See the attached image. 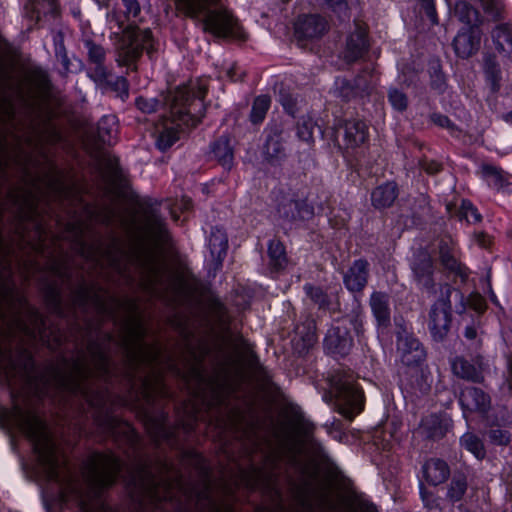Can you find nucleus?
I'll list each match as a JSON object with an SVG mask.
<instances>
[{
    "mask_svg": "<svg viewBox=\"0 0 512 512\" xmlns=\"http://www.w3.org/2000/svg\"><path fill=\"white\" fill-rule=\"evenodd\" d=\"M88 51L90 58L96 62L99 63L104 59V49L98 45H95L93 43H88Z\"/></svg>",
    "mask_w": 512,
    "mask_h": 512,
    "instance_id": "nucleus-40",
    "label": "nucleus"
},
{
    "mask_svg": "<svg viewBox=\"0 0 512 512\" xmlns=\"http://www.w3.org/2000/svg\"><path fill=\"white\" fill-rule=\"evenodd\" d=\"M368 512H377L375 506L371 505L367 507Z\"/></svg>",
    "mask_w": 512,
    "mask_h": 512,
    "instance_id": "nucleus-55",
    "label": "nucleus"
},
{
    "mask_svg": "<svg viewBox=\"0 0 512 512\" xmlns=\"http://www.w3.org/2000/svg\"><path fill=\"white\" fill-rule=\"evenodd\" d=\"M461 375H462L463 377H469V375H468L466 372H462V373H461Z\"/></svg>",
    "mask_w": 512,
    "mask_h": 512,
    "instance_id": "nucleus-57",
    "label": "nucleus"
},
{
    "mask_svg": "<svg viewBox=\"0 0 512 512\" xmlns=\"http://www.w3.org/2000/svg\"><path fill=\"white\" fill-rule=\"evenodd\" d=\"M306 294L312 301L318 304L320 307H324L327 303V297L320 288L313 287L311 285L305 286Z\"/></svg>",
    "mask_w": 512,
    "mask_h": 512,
    "instance_id": "nucleus-33",
    "label": "nucleus"
},
{
    "mask_svg": "<svg viewBox=\"0 0 512 512\" xmlns=\"http://www.w3.org/2000/svg\"><path fill=\"white\" fill-rule=\"evenodd\" d=\"M216 2L217 0H175V5L179 12L191 18H197L206 12L203 20L204 30L217 37L245 39V33L229 11L222 8L208 9Z\"/></svg>",
    "mask_w": 512,
    "mask_h": 512,
    "instance_id": "nucleus-2",
    "label": "nucleus"
},
{
    "mask_svg": "<svg viewBox=\"0 0 512 512\" xmlns=\"http://www.w3.org/2000/svg\"><path fill=\"white\" fill-rule=\"evenodd\" d=\"M509 118H512V112L508 115Z\"/></svg>",
    "mask_w": 512,
    "mask_h": 512,
    "instance_id": "nucleus-59",
    "label": "nucleus"
},
{
    "mask_svg": "<svg viewBox=\"0 0 512 512\" xmlns=\"http://www.w3.org/2000/svg\"><path fill=\"white\" fill-rule=\"evenodd\" d=\"M229 77L232 79V80H237L234 76L230 75L229 74Z\"/></svg>",
    "mask_w": 512,
    "mask_h": 512,
    "instance_id": "nucleus-58",
    "label": "nucleus"
},
{
    "mask_svg": "<svg viewBox=\"0 0 512 512\" xmlns=\"http://www.w3.org/2000/svg\"><path fill=\"white\" fill-rule=\"evenodd\" d=\"M462 215L468 222H478L481 219V215L477 209L469 201L462 202Z\"/></svg>",
    "mask_w": 512,
    "mask_h": 512,
    "instance_id": "nucleus-34",
    "label": "nucleus"
},
{
    "mask_svg": "<svg viewBox=\"0 0 512 512\" xmlns=\"http://www.w3.org/2000/svg\"><path fill=\"white\" fill-rule=\"evenodd\" d=\"M327 29V22L315 15L300 18L295 25V32L302 38H314L322 35Z\"/></svg>",
    "mask_w": 512,
    "mask_h": 512,
    "instance_id": "nucleus-11",
    "label": "nucleus"
},
{
    "mask_svg": "<svg viewBox=\"0 0 512 512\" xmlns=\"http://www.w3.org/2000/svg\"><path fill=\"white\" fill-rule=\"evenodd\" d=\"M423 475L428 483L438 485L448 478L449 468L442 460L430 459L423 466Z\"/></svg>",
    "mask_w": 512,
    "mask_h": 512,
    "instance_id": "nucleus-15",
    "label": "nucleus"
},
{
    "mask_svg": "<svg viewBox=\"0 0 512 512\" xmlns=\"http://www.w3.org/2000/svg\"><path fill=\"white\" fill-rule=\"evenodd\" d=\"M315 505L321 509L329 510L334 507V493L330 486L325 485L315 496Z\"/></svg>",
    "mask_w": 512,
    "mask_h": 512,
    "instance_id": "nucleus-27",
    "label": "nucleus"
},
{
    "mask_svg": "<svg viewBox=\"0 0 512 512\" xmlns=\"http://www.w3.org/2000/svg\"><path fill=\"white\" fill-rule=\"evenodd\" d=\"M325 341L327 345L333 349V352L341 355L346 354L352 346L351 338H340L339 331L335 329L329 331Z\"/></svg>",
    "mask_w": 512,
    "mask_h": 512,
    "instance_id": "nucleus-22",
    "label": "nucleus"
},
{
    "mask_svg": "<svg viewBox=\"0 0 512 512\" xmlns=\"http://www.w3.org/2000/svg\"><path fill=\"white\" fill-rule=\"evenodd\" d=\"M312 208L305 200L285 199L278 207L279 215L287 220L306 219L312 215Z\"/></svg>",
    "mask_w": 512,
    "mask_h": 512,
    "instance_id": "nucleus-10",
    "label": "nucleus"
},
{
    "mask_svg": "<svg viewBox=\"0 0 512 512\" xmlns=\"http://www.w3.org/2000/svg\"><path fill=\"white\" fill-rule=\"evenodd\" d=\"M503 512H512V505L507 507Z\"/></svg>",
    "mask_w": 512,
    "mask_h": 512,
    "instance_id": "nucleus-56",
    "label": "nucleus"
},
{
    "mask_svg": "<svg viewBox=\"0 0 512 512\" xmlns=\"http://www.w3.org/2000/svg\"><path fill=\"white\" fill-rule=\"evenodd\" d=\"M397 350L401 361L408 366L416 365L424 360L425 353L419 341L411 335H399Z\"/></svg>",
    "mask_w": 512,
    "mask_h": 512,
    "instance_id": "nucleus-7",
    "label": "nucleus"
},
{
    "mask_svg": "<svg viewBox=\"0 0 512 512\" xmlns=\"http://www.w3.org/2000/svg\"><path fill=\"white\" fill-rule=\"evenodd\" d=\"M484 10L493 16L499 15L503 8L501 0H481Z\"/></svg>",
    "mask_w": 512,
    "mask_h": 512,
    "instance_id": "nucleus-38",
    "label": "nucleus"
},
{
    "mask_svg": "<svg viewBox=\"0 0 512 512\" xmlns=\"http://www.w3.org/2000/svg\"><path fill=\"white\" fill-rule=\"evenodd\" d=\"M459 365H460L461 367H463V366H464V362H463L462 360H457V361H455V362H454V364H453V369H454V371H455L457 374H459V371H458V366H459Z\"/></svg>",
    "mask_w": 512,
    "mask_h": 512,
    "instance_id": "nucleus-52",
    "label": "nucleus"
},
{
    "mask_svg": "<svg viewBox=\"0 0 512 512\" xmlns=\"http://www.w3.org/2000/svg\"><path fill=\"white\" fill-rule=\"evenodd\" d=\"M189 101L190 92L188 89L186 87L178 89L172 101V112L178 114L179 118L163 124L156 140V145L160 150L170 148L179 139L180 122L186 123L184 118L191 112L190 108H186L187 105H191L188 104Z\"/></svg>",
    "mask_w": 512,
    "mask_h": 512,
    "instance_id": "nucleus-4",
    "label": "nucleus"
},
{
    "mask_svg": "<svg viewBox=\"0 0 512 512\" xmlns=\"http://www.w3.org/2000/svg\"><path fill=\"white\" fill-rule=\"evenodd\" d=\"M208 247L212 261L219 265L226 255L228 241L225 232L220 228H214L211 231Z\"/></svg>",
    "mask_w": 512,
    "mask_h": 512,
    "instance_id": "nucleus-14",
    "label": "nucleus"
},
{
    "mask_svg": "<svg viewBox=\"0 0 512 512\" xmlns=\"http://www.w3.org/2000/svg\"><path fill=\"white\" fill-rule=\"evenodd\" d=\"M270 107V98L265 95L258 96L252 106L251 120L253 123H259L263 121L265 115Z\"/></svg>",
    "mask_w": 512,
    "mask_h": 512,
    "instance_id": "nucleus-24",
    "label": "nucleus"
},
{
    "mask_svg": "<svg viewBox=\"0 0 512 512\" xmlns=\"http://www.w3.org/2000/svg\"><path fill=\"white\" fill-rule=\"evenodd\" d=\"M7 418L32 442L48 478L61 484L63 501L75 502L79 512H113L98 497L101 488L114 482L120 468L113 455L93 454L85 464L82 479H79L62 463L46 426L34 412L14 405Z\"/></svg>",
    "mask_w": 512,
    "mask_h": 512,
    "instance_id": "nucleus-1",
    "label": "nucleus"
},
{
    "mask_svg": "<svg viewBox=\"0 0 512 512\" xmlns=\"http://www.w3.org/2000/svg\"><path fill=\"white\" fill-rule=\"evenodd\" d=\"M116 133V122L114 116H105L98 126V136L103 143L111 144Z\"/></svg>",
    "mask_w": 512,
    "mask_h": 512,
    "instance_id": "nucleus-23",
    "label": "nucleus"
},
{
    "mask_svg": "<svg viewBox=\"0 0 512 512\" xmlns=\"http://www.w3.org/2000/svg\"><path fill=\"white\" fill-rule=\"evenodd\" d=\"M211 512H232V510L228 506L219 507V506H216L215 504H213Z\"/></svg>",
    "mask_w": 512,
    "mask_h": 512,
    "instance_id": "nucleus-49",
    "label": "nucleus"
},
{
    "mask_svg": "<svg viewBox=\"0 0 512 512\" xmlns=\"http://www.w3.org/2000/svg\"><path fill=\"white\" fill-rule=\"evenodd\" d=\"M423 2V4L425 5V8H426V12H427V15L428 17L430 18V20L432 22H436L437 20V17H436V11H435V8L434 6L432 5V0H421Z\"/></svg>",
    "mask_w": 512,
    "mask_h": 512,
    "instance_id": "nucleus-46",
    "label": "nucleus"
},
{
    "mask_svg": "<svg viewBox=\"0 0 512 512\" xmlns=\"http://www.w3.org/2000/svg\"><path fill=\"white\" fill-rule=\"evenodd\" d=\"M459 401L465 415L468 412H485L490 403L489 397L475 387L464 388Z\"/></svg>",
    "mask_w": 512,
    "mask_h": 512,
    "instance_id": "nucleus-9",
    "label": "nucleus"
},
{
    "mask_svg": "<svg viewBox=\"0 0 512 512\" xmlns=\"http://www.w3.org/2000/svg\"><path fill=\"white\" fill-rule=\"evenodd\" d=\"M465 336L469 339H473L476 336V330L473 327H467L465 329Z\"/></svg>",
    "mask_w": 512,
    "mask_h": 512,
    "instance_id": "nucleus-50",
    "label": "nucleus"
},
{
    "mask_svg": "<svg viewBox=\"0 0 512 512\" xmlns=\"http://www.w3.org/2000/svg\"><path fill=\"white\" fill-rule=\"evenodd\" d=\"M454 264H455V261L452 260L451 263H450V260H447L446 261V265L449 266L450 268H453L454 267Z\"/></svg>",
    "mask_w": 512,
    "mask_h": 512,
    "instance_id": "nucleus-54",
    "label": "nucleus"
},
{
    "mask_svg": "<svg viewBox=\"0 0 512 512\" xmlns=\"http://www.w3.org/2000/svg\"><path fill=\"white\" fill-rule=\"evenodd\" d=\"M480 174L486 183L495 189L502 188L506 181L502 171L492 165H482Z\"/></svg>",
    "mask_w": 512,
    "mask_h": 512,
    "instance_id": "nucleus-20",
    "label": "nucleus"
},
{
    "mask_svg": "<svg viewBox=\"0 0 512 512\" xmlns=\"http://www.w3.org/2000/svg\"><path fill=\"white\" fill-rule=\"evenodd\" d=\"M461 446L477 459L485 457V448L482 441L474 434L467 432L460 439Z\"/></svg>",
    "mask_w": 512,
    "mask_h": 512,
    "instance_id": "nucleus-21",
    "label": "nucleus"
},
{
    "mask_svg": "<svg viewBox=\"0 0 512 512\" xmlns=\"http://www.w3.org/2000/svg\"><path fill=\"white\" fill-rule=\"evenodd\" d=\"M327 2L339 15H346L347 4L344 0H327Z\"/></svg>",
    "mask_w": 512,
    "mask_h": 512,
    "instance_id": "nucleus-43",
    "label": "nucleus"
},
{
    "mask_svg": "<svg viewBox=\"0 0 512 512\" xmlns=\"http://www.w3.org/2000/svg\"><path fill=\"white\" fill-rule=\"evenodd\" d=\"M279 101H280L281 105L283 106V108L287 112H289V113L294 112L295 106H296V101L290 94H282L281 93Z\"/></svg>",
    "mask_w": 512,
    "mask_h": 512,
    "instance_id": "nucleus-42",
    "label": "nucleus"
},
{
    "mask_svg": "<svg viewBox=\"0 0 512 512\" xmlns=\"http://www.w3.org/2000/svg\"><path fill=\"white\" fill-rule=\"evenodd\" d=\"M158 105L159 102L154 98L147 99L144 97H139L136 99V106L144 113H152L156 111Z\"/></svg>",
    "mask_w": 512,
    "mask_h": 512,
    "instance_id": "nucleus-35",
    "label": "nucleus"
},
{
    "mask_svg": "<svg viewBox=\"0 0 512 512\" xmlns=\"http://www.w3.org/2000/svg\"><path fill=\"white\" fill-rule=\"evenodd\" d=\"M397 197V187L393 182L385 183L375 188L371 199L375 207L384 208L390 206Z\"/></svg>",
    "mask_w": 512,
    "mask_h": 512,
    "instance_id": "nucleus-18",
    "label": "nucleus"
},
{
    "mask_svg": "<svg viewBox=\"0 0 512 512\" xmlns=\"http://www.w3.org/2000/svg\"><path fill=\"white\" fill-rule=\"evenodd\" d=\"M213 153L224 167H231L233 152L230 146V142L227 138H221L214 143Z\"/></svg>",
    "mask_w": 512,
    "mask_h": 512,
    "instance_id": "nucleus-19",
    "label": "nucleus"
},
{
    "mask_svg": "<svg viewBox=\"0 0 512 512\" xmlns=\"http://www.w3.org/2000/svg\"><path fill=\"white\" fill-rule=\"evenodd\" d=\"M332 392L335 395L337 411L346 418L352 419L363 409V394L350 375L338 376L333 379Z\"/></svg>",
    "mask_w": 512,
    "mask_h": 512,
    "instance_id": "nucleus-3",
    "label": "nucleus"
},
{
    "mask_svg": "<svg viewBox=\"0 0 512 512\" xmlns=\"http://www.w3.org/2000/svg\"><path fill=\"white\" fill-rule=\"evenodd\" d=\"M454 49L458 56L466 58L476 52L480 45V34L476 27L470 26L460 31L454 38Z\"/></svg>",
    "mask_w": 512,
    "mask_h": 512,
    "instance_id": "nucleus-8",
    "label": "nucleus"
},
{
    "mask_svg": "<svg viewBox=\"0 0 512 512\" xmlns=\"http://www.w3.org/2000/svg\"><path fill=\"white\" fill-rule=\"evenodd\" d=\"M490 441L496 445H507L510 442V434L505 430H492L489 434Z\"/></svg>",
    "mask_w": 512,
    "mask_h": 512,
    "instance_id": "nucleus-37",
    "label": "nucleus"
},
{
    "mask_svg": "<svg viewBox=\"0 0 512 512\" xmlns=\"http://www.w3.org/2000/svg\"><path fill=\"white\" fill-rule=\"evenodd\" d=\"M456 12L460 14V19L468 24L477 19V11L466 2H460L456 5Z\"/></svg>",
    "mask_w": 512,
    "mask_h": 512,
    "instance_id": "nucleus-31",
    "label": "nucleus"
},
{
    "mask_svg": "<svg viewBox=\"0 0 512 512\" xmlns=\"http://www.w3.org/2000/svg\"><path fill=\"white\" fill-rule=\"evenodd\" d=\"M367 127L361 121H348L344 128V141L348 148H354L366 140Z\"/></svg>",
    "mask_w": 512,
    "mask_h": 512,
    "instance_id": "nucleus-17",
    "label": "nucleus"
},
{
    "mask_svg": "<svg viewBox=\"0 0 512 512\" xmlns=\"http://www.w3.org/2000/svg\"><path fill=\"white\" fill-rule=\"evenodd\" d=\"M366 46L365 31L357 30L347 41V48L350 52V58H356Z\"/></svg>",
    "mask_w": 512,
    "mask_h": 512,
    "instance_id": "nucleus-25",
    "label": "nucleus"
},
{
    "mask_svg": "<svg viewBox=\"0 0 512 512\" xmlns=\"http://www.w3.org/2000/svg\"><path fill=\"white\" fill-rule=\"evenodd\" d=\"M144 335V328L140 322H137L135 331L133 332V337L136 342V355L135 357L141 361L146 363H154L158 361V357L160 355V349L158 346H149L142 341V337Z\"/></svg>",
    "mask_w": 512,
    "mask_h": 512,
    "instance_id": "nucleus-12",
    "label": "nucleus"
},
{
    "mask_svg": "<svg viewBox=\"0 0 512 512\" xmlns=\"http://www.w3.org/2000/svg\"><path fill=\"white\" fill-rule=\"evenodd\" d=\"M508 370H509L508 381H509L510 388H512V359L509 360V362H508Z\"/></svg>",
    "mask_w": 512,
    "mask_h": 512,
    "instance_id": "nucleus-51",
    "label": "nucleus"
},
{
    "mask_svg": "<svg viewBox=\"0 0 512 512\" xmlns=\"http://www.w3.org/2000/svg\"><path fill=\"white\" fill-rule=\"evenodd\" d=\"M151 45L152 36L149 30L132 26L127 27L117 43L120 61L125 64L133 62L139 57L143 49L149 52Z\"/></svg>",
    "mask_w": 512,
    "mask_h": 512,
    "instance_id": "nucleus-5",
    "label": "nucleus"
},
{
    "mask_svg": "<svg viewBox=\"0 0 512 512\" xmlns=\"http://www.w3.org/2000/svg\"><path fill=\"white\" fill-rule=\"evenodd\" d=\"M148 233L156 240H164L166 236V228L164 223L161 220H155L152 224H150Z\"/></svg>",
    "mask_w": 512,
    "mask_h": 512,
    "instance_id": "nucleus-36",
    "label": "nucleus"
},
{
    "mask_svg": "<svg viewBox=\"0 0 512 512\" xmlns=\"http://www.w3.org/2000/svg\"><path fill=\"white\" fill-rule=\"evenodd\" d=\"M152 496L158 500H168L172 498V495L167 490L166 486L157 487L154 491L151 492Z\"/></svg>",
    "mask_w": 512,
    "mask_h": 512,
    "instance_id": "nucleus-44",
    "label": "nucleus"
},
{
    "mask_svg": "<svg viewBox=\"0 0 512 512\" xmlns=\"http://www.w3.org/2000/svg\"><path fill=\"white\" fill-rule=\"evenodd\" d=\"M114 90L117 92V96L122 100L128 97V83L125 78L117 77L114 84Z\"/></svg>",
    "mask_w": 512,
    "mask_h": 512,
    "instance_id": "nucleus-39",
    "label": "nucleus"
},
{
    "mask_svg": "<svg viewBox=\"0 0 512 512\" xmlns=\"http://www.w3.org/2000/svg\"><path fill=\"white\" fill-rule=\"evenodd\" d=\"M413 272L421 282L425 278H429L432 272V262L428 255L421 254L420 263L413 264Z\"/></svg>",
    "mask_w": 512,
    "mask_h": 512,
    "instance_id": "nucleus-28",
    "label": "nucleus"
},
{
    "mask_svg": "<svg viewBox=\"0 0 512 512\" xmlns=\"http://www.w3.org/2000/svg\"><path fill=\"white\" fill-rule=\"evenodd\" d=\"M268 253L274 265L282 268L285 264V250L279 241H271L268 245Z\"/></svg>",
    "mask_w": 512,
    "mask_h": 512,
    "instance_id": "nucleus-29",
    "label": "nucleus"
},
{
    "mask_svg": "<svg viewBox=\"0 0 512 512\" xmlns=\"http://www.w3.org/2000/svg\"><path fill=\"white\" fill-rule=\"evenodd\" d=\"M370 306L378 325L386 327L390 323L387 295L381 292H374L370 298Z\"/></svg>",
    "mask_w": 512,
    "mask_h": 512,
    "instance_id": "nucleus-16",
    "label": "nucleus"
},
{
    "mask_svg": "<svg viewBox=\"0 0 512 512\" xmlns=\"http://www.w3.org/2000/svg\"><path fill=\"white\" fill-rule=\"evenodd\" d=\"M367 262L356 260L344 277V283L350 291H360L367 282Z\"/></svg>",
    "mask_w": 512,
    "mask_h": 512,
    "instance_id": "nucleus-13",
    "label": "nucleus"
},
{
    "mask_svg": "<svg viewBox=\"0 0 512 512\" xmlns=\"http://www.w3.org/2000/svg\"><path fill=\"white\" fill-rule=\"evenodd\" d=\"M389 101L396 110L402 111L407 107L406 95L397 89H391L389 91Z\"/></svg>",
    "mask_w": 512,
    "mask_h": 512,
    "instance_id": "nucleus-32",
    "label": "nucleus"
},
{
    "mask_svg": "<svg viewBox=\"0 0 512 512\" xmlns=\"http://www.w3.org/2000/svg\"><path fill=\"white\" fill-rule=\"evenodd\" d=\"M298 134L304 141H310L312 139L311 124L304 123L298 128Z\"/></svg>",
    "mask_w": 512,
    "mask_h": 512,
    "instance_id": "nucleus-45",
    "label": "nucleus"
},
{
    "mask_svg": "<svg viewBox=\"0 0 512 512\" xmlns=\"http://www.w3.org/2000/svg\"><path fill=\"white\" fill-rule=\"evenodd\" d=\"M467 487V483L464 478L459 477L452 480L449 489H448V497L452 501H458L465 493Z\"/></svg>",
    "mask_w": 512,
    "mask_h": 512,
    "instance_id": "nucleus-30",
    "label": "nucleus"
},
{
    "mask_svg": "<svg viewBox=\"0 0 512 512\" xmlns=\"http://www.w3.org/2000/svg\"><path fill=\"white\" fill-rule=\"evenodd\" d=\"M435 122H437L440 126H448L449 125V119L445 116H437L434 118Z\"/></svg>",
    "mask_w": 512,
    "mask_h": 512,
    "instance_id": "nucleus-47",
    "label": "nucleus"
},
{
    "mask_svg": "<svg viewBox=\"0 0 512 512\" xmlns=\"http://www.w3.org/2000/svg\"><path fill=\"white\" fill-rule=\"evenodd\" d=\"M206 89L205 87H199L196 93H193V96L197 98L199 101H202L205 97Z\"/></svg>",
    "mask_w": 512,
    "mask_h": 512,
    "instance_id": "nucleus-48",
    "label": "nucleus"
},
{
    "mask_svg": "<svg viewBox=\"0 0 512 512\" xmlns=\"http://www.w3.org/2000/svg\"><path fill=\"white\" fill-rule=\"evenodd\" d=\"M492 38L499 50H504L505 43L512 47V29L508 25L498 26L493 31Z\"/></svg>",
    "mask_w": 512,
    "mask_h": 512,
    "instance_id": "nucleus-26",
    "label": "nucleus"
},
{
    "mask_svg": "<svg viewBox=\"0 0 512 512\" xmlns=\"http://www.w3.org/2000/svg\"><path fill=\"white\" fill-rule=\"evenodd\" d=\"M128 18H136L140 13V6L136 0H124Z\"/></svg>",
    "mask_w": 512,
    "mask_h": 512,
    "instance_id": "nucleus-41",
    "label": "nucleus"
},
{
    "mask_svg": "<svg viewBox=\"0 0 512 512\" xmlns=\"http://www.w3.org/2000/svg\"><path fill=\"white\" fill-rule=\"evenodd\" d=\"M17 326H18L19 330H21L27 334H30V331L27 329V327L22 322H19L17 324Z\"/></svg>",
    "mask_w": 512,
    "mask_h": 512,
    "instance_id": "nucleus-53",
    "label": "nucleus"
},
{
    "mask_svg": "<svg viewBox=\"0 0 512 512\" xmlns=\"http://www.w3.org/2000/svg\"><path fill=\"white\" fill-rule=\"evenodd\" d=\"M450 323V305L439 300L430 312L429 329L435 339H441L447 333Z\"/></svg>",
    "mask_w": 512,
    "mask_h": 512,
    "instance_id": "nucleus-6",
    "label": "nucleus"
}]
</instances>
